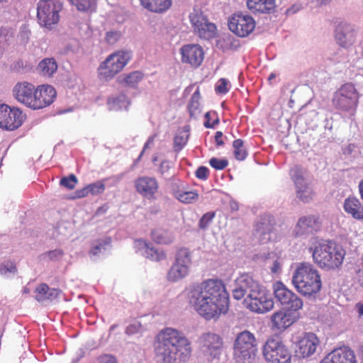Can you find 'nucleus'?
Instances as JSON below:
<instances>
[{"mask_svg":"<svg viewBox=\"0 0 363 363\" xmlns=\"http://www.w3.org/2000/svg\"><path fill=\"white\" fill-rule=\"evenodd\" d=\"M189 306L207 320L217 319L228 309V294L222 281L210 279L186 289Z\"/></svg>","mask_w":363,"mask_h":363,"instance_id":"obj_1","label":"nucleus"},{"mask_svg":"<svg viewBox=\"0 0 363 363\" xmlns=\"http://www.w3.org/2000/svg\"><path fill=\"white\" fill-rule=\"evenodd\" d=\"M155 351L163 363L185 362L191 357V342L185 335L173 328H165L155 337Z\"/></svg>","mask_w":363,"mask_h":363,"instance_id":"obj_2","label":"nucleus"},{"mask_svg":"<svg viewBox=\"0 0 363 363\" xmlns=\"http://www.w3.org/2000/svg\"><path fill=\"white\" fill-rule=\"evenodd\" d=\"M313 262L321 269H338L345 257V249L333 240L314 242L309 247Z\"/></svg>","mask_w":363,"mask_h":363,"instance_id":"obj_3","label":"nucleus"},{"mask_svg":"<svg viewBox=\"0 0 363 363\" xmlns=\"http://www.w3.org/2000/svg\"><path fill=\"white\" fill-rule=\"evenodd\" d=\"M292 284L296 291L305 296L317 294L322 286L318 270L308 262L297 266L292 276Z\"/></svg>","mask_w":363,"mask_h":363,"instance_id":"obj_4","label":"nucleus"},{"mask_svg":"<svg viewBox=\"0 0 363 363\" xmlns=\"http://www.w3.org/2000/svg\"><path fill=\"white\" fill-rule=\"evenodd\" d=\"M233 349V358L236 363H251L258 351L255 334L247 330L238 333Z\"/></svg>","mask_w":363,"mask_h":363,"instance_id":"obj_5","label":"nucleus"},{"mask_svg":"<svg viewBox=\"0 0 363 363\" xmlns=\"http://www.w3.org/2000/svg\"><path fill=\"white\" fill-rule=\"evenodd\" d=\"M62 7V0H40L37 4V20L40 26L48 30L55 29L60 21Z\"/></svg>","mask_w":363,"mask_h":363,"instance_id":"obj_6","label":"nucleus"},{"mask_svg":"<svg viewBox=\"0 0 363 363\" xmlns=\"http://www.w3.org/2000/svg\"><path fill=\"white\" fill-rule=\"evenodd\" d=\"M359 94L352 83H345L333 94V105L339 111L354 115L358 106Z\"/></svg>","mask_w":363,"mask_h":363,"instance_id":"obj_7","label":"nucleus"},{"mask_svg":"<svg viewBox=\"0 0 363 363\" xmlns=\"http://www.w3.org/2000/svg\"><path fill=\"white\" fill-rule=\"evenodd\" d=\"M193 264L192 252L186 247L179 248L175 253L174 261L167 272V279L178 282L187 277Z\"/></svg>","mask_w":363,"mask_h":363,"instance_id":"obj_8","label":"nucleus"},{"mask_svg":"<svg viewBox=\"0 0 363 363\" xmlns=\"http://www.w3.org/2000/svg\"><path fill=\"white\" fill-rule=\"evenodd\" d=\"M131 57V52L125 50L109 55L98 68L99 77L106 81L111 79L126 66Z\"/></svg>","mask_w":363,"mask_h":363,"instance_id":"obj_9","label":"nucleus"},{"mask_svg":"<svg viewBox=\"0 0 363 363\" xmlns=\"http://www.w3.org/2000/svg\"><path fill=\"white\" fill-rule=\"evenodd\" d=\"M264 359L270 363H291V354L288 347L278 337H271L262 347Z\"/></svg>","mask_w":363,"mask_h":363,"instance_id":"obj_10","label":"nucleus"},{"mask_svg":"<svg viewBox=\"0 0 363 363\" xmlns=\"http://www.w3.org/2000/svg\"><path fill=\"white\" fill-rule=\"evenodd\" d=\"M197 344L200 352L208 360L218 359L223 351V338L215 333H202L197 340Z\"/></svg>","mask_w":363,"mask_h":363,"instance_id":"obj_11","label":"nucleus"},{"mask_svg":"<svg viewBox=\"0 0 363 363\" xmlns=\"http://www.w3.org/2000/svg\"><path fill=\"white\" fill-rule=\"evenodd\" d=\"M306 170L298 165H295L290 170V176L296 187V197L303 203L311 202L314 196L313 190L306 180Z\"/></svg>","mask_w":363,"mask_h":363,"instance_id":"obj_12","label":"nucleus"},{"mask_svg":"<svg viewBox=\"0 0 363 363\" xmlns=\"http://www.w3.org/2000/svg\"><path fill=\"white\" fill-rule=\"evenodd\" d=\"M244 304L251 311L264 313L273 308L274 301L271 295L261 286L254 293L245 298Z\"/></svg>","mask_w":363,"mask_h":363,"instance_id":"obj_13","label":"nucleus"},{"mask_svg":"<svg viewBox=\"0 0 363 363\" xmlns=\"http://www.w3.org/2000/svg\"><path fill=\"white\" fill-rule=\"evenodd\" d=\"M189 17L194 33L200 38L208 40L216 36V25L208 21L201 10L194 9Z\"/></svg>","mask_w":363,"mask_h":363,"instance_id":"obj_14","label":"nucleus"},{"mask_svg":"<svg viewBox=\"0 0 363 363\" xmlns=\"http://www.w3.org/2000/svg\"><path fill=\"white\" fill-rule=\"evenodd\" d=\"M275 298L281 306L292 311H299L303 307V301L281 281H276L272 286Z\"/></svg>","mask_w":363,"mask_h":363,"instance_id":"obj_15","label":"nucleus"},{"mask_svg":"<svg viewBox=\"0 0 363 363\" xmlns=\"http://www.w3.org/2000/svg\"><path fill=\"white\" fill-rule=\"evenodd\" d=\"M26 115L18 108L10 107L6 104H0V128L13 130L23 123Z\"/></svg>","mask_w":363,"mask_h":363,"instance_id":"obj_16","label":"nucleus"},{"mask_svg":"<svg viewBox=\"0 0 363 363\" xmlns=\"http://www.w3.org/2000/svg\"><path fill=\"white\" fill-rule=\"evenodd\" d=\"M296 353L302 358L313 355L320 345L318 336L313 333H303L294 337Z\"/></svg>","mask_w":363,"mask_h":363,"instance_id":"obj_17","label":"nucleus"},{"mask_svg":"<svg viewBox=\"0 0 363 363\" xmlns=\"http://www.w3.org/2000/svg\"><path fill=\"white\" fill-rule=\"evenodd\" d=\"M228 27L236 35L244 38L255 30V21L248 14L236 13L230 18Z\"/></svg>","mask_w":363,"mask_h":363,"instance_id":"obj_18","label":"nucleus"},{"mask_svg":"<svg viewBox=\"0 0 363 363\" xmlns=\"http://www.w3.org/2000/svg\"><path fill=\"white\" fill-rule=\"evenodd\" d=\"M261 285L252 275L243 273L235 280L233 289V296L236 300H240L254 293Z\"/></svg>","mask_w":363,"mask_h":363,"instance_id":"obj_19","label":"nucleus"},{"mask_svg":"<svg viewBox=\"0 0 363 363\" xmlns=\"http://www.w3.org/2000/svg\"><path fill=\"white\" fill-rule=\"evenodd\" d=\"M357 32L355 26L347 22L340 23L335 31V38L337 44L348 48L353 45L357 40Z\"/></svg>","mask_w":363,"mask_h":363,"instance_id":"obj_20","label":"nucleus"},{"mask_svg":"<svg viewBox=\"0 0 363 363\" xmlns=\"http://www.w3.org/2000/svg\"><path fill=\"white\" fill-rule=\"evenodd\" d=\"M298 311L279 310L271 316L272 329L284 331L292 325L298 318Z\"/></svg>","mask_w":363,"mask_h":363,"instance_id":"obj_21","label":"nucleus"},{"mask_svg":"<svg viewBox=\"0 0 363 363\" xmlns=\"http://www.w3.org/2000/svg\"><path fill=\"white\" fill-rule=\"evenodd\" d=\"M32 109H40L50 105L56 97V91L50 85L39 86L35 89Z\"/></svg>","mask_w":363,"mask_h":363,"instance_id":"obj_22","label":"nucleus"},{"mask_svg":"<svg viewBox=\"0 0 363 363\" xmlns=\"http://www.w3.org/2000/svg\"><path fill=\"white\" fill-rule=\"evenodd\" d=\"M180 53L183 62L188 63L195 67L201 65L204 57V52L202 48L196 44L184 45L180 49Z\"/></svg>","mask_w":363,"mask_h":363,"instance_id":"obj_23","label":"nucleus"},{"mask_svg":"<svg viewBox=\"0 0 363 363\" xmlns=\"http://www.w3.org/2000/svg\"><path fill=\"white\" fill-rule=\"evenodd\" d=\"M35 86L27 82L17 83L13 89V94L15 99L20 103L32 108Z\"/></svg>","mask_w":363,"mask_h":363,"instance_id":"obj_24","label":"nucleus"},{"mask_svg":"<svg viewBox=\"0 0 363 363\" xmlns=\"http://www.w3.org/2000/svg\"><path fill=\"white\" fill-rule=\"evenodd\" d=\"M136 252L155 262H160L167 258L165 252L162 250L155 249L152 244L144 240H137L134 242Z\"/></svg>","mask_w":363,"mask_h":363,"instance_id":"obj_25","label":"nucleus"},{"mask_svg":"<svg viewBox=\"0 0 363 363\" xmlns=\"http://www.w3.org/2000/svg\"><path fill=\"white\" fill-rule=\"evenodd\" d=\"M136 252L155 262H160L167 258L165 252L162 250L155 249L152 244L144 240H137L134 242Z\"/></svg>","mask_w":363,"mask_h":363,"instance_id":"obj_26","label":"nucleus"},{"mask_svg":"<svg viewBox=\"0 0 363 363\" xmlns=\"http://www.w3.org/2000/svg\"><path fill=\"white\" fill-rule=\"evenodd\" d=\"M320 363H357V360L354 352L343 347L333 350Z\"/></svg>","mask_w":363,"mask_h":363,"instance_id":"obj_27","label":"nucleus"},{"mask_svg":"<svg viewBox=\"0 0 363 363\" xmlns=\"http://www.w3.org/2000/svg\"><path fill=\"white\" fill-rule=\"evenodd\" d=\"M135 187L138 193L143 196L151 199H154L159 185L154 177H141L135 181Z\"/></svg>","mask_w":363,"mask_h":363,"instance_id":"obj_28","label":"nucleus"},{"mask_svg":"<svg viewBox=\"0 0 363 363\" xmlns=\"http://www.w3.org/2000/svg\"><path fill=\"white\" fill-rule=\"evenodd\" d=\"M319 228L318 219L315 216H304L301 217L294 228V233L300 237L312 233Z\"/></svg>","mask_w":363,"mask_h":363,"instance_id":"obj_29","label":"nucleus"},{"mask_svg":"<svg viewBox=\"0 0 363 363\" xmlns=\"http://www.w3.org/2000/svg\"><path fill=\"white\" fill-rule=\"evenodd\" d=\"M345 212L357 220H363V203L355 196H349L343 202Z\"/></svg>","mask_w":363,"mask_h":363,"instance_id":"obj_30","label":"nucleus"},{"mask_svg":"<svg viewBox=\"0 0 363 363\" xmlns=\"http://www.w3.org/2000/svg\"><path fill=\"white\" fill-rule=\"evenodd\" d=\"M130 104L129 99L123 93L113 94L107 99V107L109 111L127 110Z\"/></svg>","mask_w":363,"mask_h":363,"instance_id":"obj_31","label":"nucleus"},{"mask_svg":"<svg viewBox=\"0 0 363 363\" xmlns=\"http://www.w3.org/2000/svg\"><path fill=\"white\" fill-rule=\"evenodd\" d=\"M247 6L253 13H270L275 8V0H247Z\"/></svg>","mask_w":363,"mask_h":363,"instance_id":"obj_32","label":"nucleus"},{"mask_svg":"<svg viewBox=\"0 0 363 363\" xmlns=\"http://www.w3.org/2000/svg\"><path fill=\"white\" fill-rule=\"evenodd\" d=\"M140 1L144 8L156 13L165 11L172 5V0H140Z\"/></svg>","mask_w":363,"mask_h":363,"instance_id":"obj_33","label":"nucleus"},{"mask_svg":"<svg viewBox=\"0 0 363 363\" xmlns=\"http://www.w3.org/2000/svg\"><path fill=\"white\" fill-rule=\"evenodd\" d=\"M190 135L189 125L179 129L174 138V149L177 152L182 150L186 145Z\"/></svg>","mask_w":363,"mask_h":363,"instance_id":"obj_34","label":"nucleus"},{"mask_svg":"<svg viewBox=\"0 0 363 363\" xmlns=\"http://www.w3.org/2000/svg\"><path fill=\"white\" fill-rule=\"evenodd\" d=\"M38 69L42 75L51 77L56 72L57 65L54 58H45L40 62Z\"/></svg>","mask_w":363,"mask_h":363,"instance_id":"obj_35","label":"nucleus"},{"mask_svg":"<svg viewBox=\"0 0 363 363\" xmlns=\"http://www.w3.org/2000/svg\"><path fill=\"white\" fill-rule=\"evenodd\" d=\"M201 94L199 89L197 88L192 94L188 104V109L191 118H196L201 113V105L200 103Z\"/></svg>","mask_w":363,"mask_h":363,"instance_id":"obj_36","label":"nucleus"},{"mask_svg":"<svg viewBox=\"0 0 363 363\" xmlns=\"http://www.w3.org/2000/svg\"><path fill=\"white\" fill-rule=\"evenodd\" d=\"M152 238L158 244L169 245L174 242L175 236L172 232L156 230L152 232Z\"/></svg>","mask_w":363,"mask_h":363,"instance_id":"obj_37","label":"nucleus"},{"mask_svg":"<svg viewBox=\"0 0 363 363\" xmlns=\"http://www.w3.org/2000/svg\"><path fill=\"white\" fill-rule=\"evenodd\" d=\"M174 197L184 203H191L197 201L199 194L194 191H184L182 189L174 190Z\"/></svg>","mask_w":363,"mask_h":363,"instance_id":"obj_38","label":"nucleus"},{"mask_svg":"<svg viewBox=\"0 0 363 363\" xmlns=\"http://www.w3.org/2000/svg\"><path fill=\"white\" fill-rule=\"evenodd\" d=\"M111 240L110 238H105L95 241L91 246L90 255L91 256H99L105 252L110 246Z\"/></svg>","mask_w":363,"mask_h":363,"instance_id":"obj_39","label":"nucleus"},{"mask_svg":"<svg viewBox=\"0 0 363 363\" xmlns=\"http://www.w3.org/2000/svg\"><path fill=\"white\" fill-rule=\"evenodd\" d=\"M270 230V226L266 223L265 219H262V221L256 224L255 236L259 237L260 241L264 242L269 240V233Z\"/></svg>","mask_w":363,"mask_h":363,"instance_id":"obj_40","label":"nucleus"},{"mask_svg":"<svg viewBox=\"0 0 363 363\" xmlns=\"http://www.w3.org/2000/svg\"><path fill=\"white\" fill-rule=\"evenodd\" d=\"M77 10L81 11H93L96 9V0H68Z\"/></svg>","mask_w":363,"mask_h":363,"instance_id":"obj_41","label":"nucleus"},{"mask_svg":"<svg viewBox=\"0 0 363 363\" xmlns=\"http://www.w3.org/2000/svg\"><path fill=\"white\" fill-rule=\"evenodd\" d=\"M233 147L234 149V155L235 158L240 161L244 160L247 155V152L244 147L243 141L241 139H237L234 140Z\"/></svg>","mask_w":363,"mask_h":363,"instance_id":"obj_42","label":"nucleus"},{"mask_svg":"<svg viewBox=\"0 0 363 363\" xmlns=\"http://www.w3.org/2000/svg\"><path fill=\"white\" fill-rule=\"evenodd\" d=\"M143 78V74L138 71L130 72L124 75L123 82L128 86L135 87Z\"/></svg>","mask_w":363,"mask_h":363,"instance_id":"obj_43","label":"nucleus"},{"mask_svg":"<svg viewBox=\"0 0 363 363\" xmlns=\"http://www.w3.org/2000/svg\"><path fill=\"white\" fill-rule=\"evenodd\" d=\"M16 271V267L13 262L7 261L0 264V274L4 277L14 275Z\"/></svg>","mask_w":363,"mask_h":363,"instance_id":"obj_44","label":"nucleus"},{"mask_svg":"<svg viewBox=\"0 0 363 363\" xmlns=\"http://www.w3.org/2000/svg\"><path fill=\"white\" fill-rule=\"evenodd\" d=\"M30 34L31 32L28 26L26 24L22 25L17 35V40L21 44L25 45L28 43Z\"/></svg>","mask_w":363,"mask_h":363,"instance_id":"obj_45","label":"nucleus"},{"mask_svg":"<svg viewBox=\"0 0 363 363\" xmlns=\"http://www.w3.org/2000/svg\"><path fill=\"white\" fill-rule=\"evenodd\" d=\"M35 299L42 302L47 300L48 293L49 292V286L45 284H41L35 289Z\"/></svg>","mask_w":363,"mask_h":363,"instance_id":"obj_46","label":"nucleus"},{"mask_svg":"<svg viewBox=\"0 0 363 363\" xmlns=\"http://www.w3.org/2000/svg\"><path fill=\"white\" fill-rule=\"evenodd\" d=\"M230 84L228 80L224 78L220 79L215 86V90L217 94H225L228 92Z\"/></svg>","mask_w":363,"mask_h":363,"instance_id":"obj_47","label":"nucleus"},{"mask_svg":"<svg viewBox=\"0 0 363 363\" xmlns=\"http://www.w3.org/2000/svg\"><path fill=\"white\" fill-rule=\"evenodd\" d=\"M87 186L89 194L93 196L101 194L105 190V184L102 181H98Z\"/></svg>","mask_w":363,"mask_h":363,"instance_id":"obj_48","label":"nucleus"},{"mask_svg":"<svg viewBox=\"0 0 363 363\" xmlns=\"http://www.w3.org/2000/svg\"><path fill=\"white\" fill-rule=\"evenodd\" d=\"M13 37L12 31L7 28H1L0 30V55L2 52V50L4 45L10 40Z\"/></svg>","mask_w":363,"mask_h":363,"instance_id":"obj_49","label":"nucleus"},{"mask_svg":"<svg viewBox=\"0 0 363 363\" xmlns=\"http://www.w3.org/2000/svg\"><path fill=\"white\" fill-rule=\"evenodd\" d=\"M210 165L217 170L224 169L228 164V162L226 159H218L216 157H212L209 160Z\"/></svg>","mask_w":363,"mask_h":363,"instance_id":"obj_50","label":"nucleus"},{"mask_svg":"<svg viewBox=\"0 0 363 363\" xmlns=\"http://www.w3.org/2000/svg\"><path fill=\"white\" fill-rule=\"evenodd\" d=\"M77 182V179L74 174H71L68 177H64L60 180V184L68 189H73Z\"/></svg>","mask_w":363,"mask_h":363,"instance_id":"obj_51","label":"nucleus"},{"mask_svg":"<svg viewBox=\"0 0 363 363\" xmlns=\"http://www.w3.org/2000/svg\"><path fill=\"white\" fill-rule=\"evenodd\" d=\"M214 216V213L211 212L205 213L199 220V228L202 230H206L211 224Z\"/></svg>","mask_w":363,"mask_h":363,"instance_id":"obj_52","label":"nucleus"},{"mask_svg":"<svg viewBox=\"0 0 363 363\" xmlns=\"http://www.w3.org/2000/svg\"><path fill=\"white\" fill-rule=\"evenodd\" d=\"M121 34L117 30H109L106 32L105 36V40L109 45L115 44L120 38Z\"/></svg>","mask_w":363,"mask_h":363,"instance_id":"obj_53","label":"nucleus"},{"mask_svg":"<svg viewBox=\"0 0 363 363\" xmlns=\"http://www.w3.org/2000/svg\"><path fill=\"white\" fill-rule=\"evenodd\" d=\"M355 279L363 287V256L355 266Z\"/></svg>","mask_w":363,"mask_h":363,"instance_id":"obj_54","label":"nucleus"},{"mask_svg":"<svg viewBox=\"0 0 363 363\" xmlns=\"http://www.w3.org/2000/svg\"><path fill=\"white\" fill-rule=\"evenodd\" d=\"M142 330V325L138 322H134L129 325L126 328V333L128 335H133L138 333Z\"/></svg>","mask_w":363,"mask_h":363,"instance_id":"obj_55","label":"nucleus"},{"mask_svg":"<svg viewBox=\"0 0 363 363\" xmlns=\"http://www.w3.org/2000/svg\"><path fill=\"white\" fill-rule=\"evenodd\" d=\"M50 260L57 261L59 260L63 255V252L62 250L55 249L54 250L50 251L46 255Z\"/></svg>","mask_w":363,"mask_h":363,"instance_id":"obj_56","label":"nucleus"},{"mask_svg":"<svg viewBox=\"0 0 363 363\" xmlns=\"http://www.w3.org/2000/svg\"><path fill=\"white\" fill-rule=\"evenodd\" d=\"M196 176L200 179H206L208 176V169L206 167H200L196 172Z\"/></svg>","mask_w":363,"mask_h":363,"instance_id":"obj_57","label":"nucleus"},{"mask_svg":"<svg viewBox=\"0 0 363 363\" xmlns=\"http://www.w3.org/2000/svg\"><path fill=\"white\" fill-rule=\"evenodd\" d=\"M270 271L273 274H280L281 271V263L278 259L274 260L270 267Z\"/></svg>","mask_w":363,"mask_h":363,"instance_id":"obj_58","label":"nucleus"},{"mask_svg":"<svg viewBox=\"0 0 363 363\" xmlns=\"http://www.w3.org/2000/svg\"><path fill=\"white\" fill-rule=\"evenodd\" d=\"M62 291L57 289H50L48 293L47 300L52 301L60 296Z\"/></svg>","mask_w":363,"mask_h":363,"instance_id":"obj_59","label":"nucleus"},{"mask_svg":"<svg viewBox=\"0 0 363 363\" xmlns=\"http://www.w3.org/2000/svg\"><path fill=\"white\" fill-rule=\"evenodd\" d=\"M99 363H116V360L113 356L104 355L99 358Z\"/></svg>","mask_w":363,"mask_h":363,"instance_id":"obj_60","label":"nucleus"},{"mask_svg":"<svg viewBox=\"0 0 363 363\" xmlns=\"http://www.w3.org/2000/svg\"><path fill=\"white\" fill-rule=\"evenodd\" d=\"M89 194H89L88 186H86L84 188H83V189L76 191V196L78 198L85 197V196H87Z\"/></svg>","mask_w":363,"mask_h":363,"instance_id":"obj_61","label":"nucleus"},{"mask_svg":"<svg viewBox=\"0 0 363 363\" xmlns=\"http://www.w3.org/2000/svg\"><path fill=\"white\" fill-rule=\"evenodd\" d=\"M170 168V162L168 161H164L160 164V171L162 174L165 173Z\"/></svg>","mask_w":363,"mask_h":363,"instance_id":"obj_62","label":"nucleus"},{"mask_svg":"<svg viewBox=\"0 0 363 363\" xmlns=\"http://www.w3.org/2000/svg\"><path fill=\"white\" fill-rule=\"evenodd\" d=\"M154 140H155V137L154 136H151L148 138V140H147V142L145 143V145H144V147H143V150L142 151V152L140 153V157L142 156V155L143 154V152H145V150L147 148H149L150 146H152L154 143Z\"/></svg>","mask_w":363,"mask_h":363,"instance_id":"obj_63","label":"nucleus"},{"mask_svg":"<svg viewBox=\"0 0 363 363\" xmlns=\"http://www.w3.org/2000/svg\"><path fill=\"white\" fill-rule=\"evenodd\" d=\"M222 137H223L222 132L218 131V132L216 133L215 140H216V143L217 145H218V146L222 145L223 144V141L222 140Z\"/></svg>","mask_w":363,"mask_h":363,"instance_id":"obj_64","label":"nucleus"}]
</instances>
